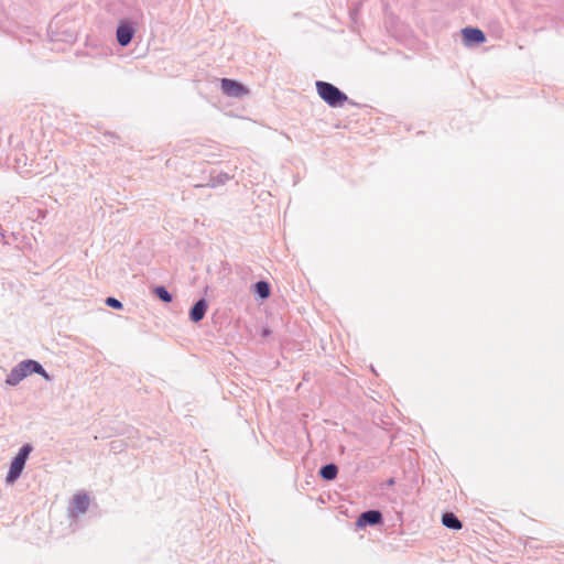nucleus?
<instances>
[{"mask_svg":"<svg viewBox=\"0 0 564 564\" xmlns=\"http://www.w3.org/2000/svg\"><path fill=\"white\" fill-rule=\"evenodd\" d=\"M316 89L318 96L330 107L343 106L348 99L336 86L326 82H316Z\"/></svg>","mask_w":564,"mask_h":564,"instance_id":"obj_2","label":"nucleus"},{"mask_svg":"<svg viewBox=\"0 0 564 564\" xmlns=\"http://www.w3.org/2000/svg\"><path fill=\"white\" fill-rule=\"evenodd\" d=\"M33 372L41 375L43 378L47 380L50 379L47 372L37 361L24 360L11 370V372L8 375L6 379V383L9 386H15L25 377Z\"/></svg>","mask_w":564,"mask_h":564,"instance_id":"obj_1","label":"nucleus"},{"mask_svg":"<svg viewBox=\"0 0 564 564\" xmlns=\"http://www.w3.org/2000/svg\"><path fill=\"white\" fill-rule=\"evenodd\" d=\"M442 523L449 528V529H453V530H459L462 529L463 524L462 522L457 519V517L452 513V512H446L443 514L442 517Z\"/></svg>","mask_w":564,"mask_h":564,"instance_id":"obj_10","label":"nucleus"},{"mask_svg":"<svg viewBox=\"0 0 564 564\" xmlns=\"http://www.w3.org/2000/svg\"><path fill=\"white\" fill-rule=\"evenodd\" d=\"M382 519V516L377 510H370L361 513L359 518L357 519V527L364 528L367 524H378Z\"/></svg>","mask_w":564,"mask_h":564,"instance_id":"obj_5","label":"nucleus"},{"mask_svg":"<svg viewBox=\"0 0 564 564\" xmlns=\"http://www.w3.org/2000/svg\"><path fill=\"white\" fill-rule=\"evenodd\" d=\"M463 36L467 43H484L486 40L484 32L475 28L464 29Z\"/></svg>","mask_w":564,"mask_h":564,"instance_id":"obj_8","label":"nucleus"},{"mask_svg":"<svg viewBox=\"0 0 564 564\" xmlns=\"http://www.w3.org/2000/svg\"><path fill=\"white\" fill-rule=\"evenodd\" d=\"M134 30L128 23H121L117 29V40L120 45L126 46L132 40Z\"/></svg>","mask_w":564,"mask_h":564,"instance_id":"obj_6","label":"nucleus"},{"mask_svg":"<svg viewBox=\"0 0 564 564\" xmlns=\"http://www.w3.org/2000/svg\"><path fill=\"white\" fill-rule=\"evenodd\" d=\"M207 310V303L205 300H199L195 305L192 307L189 316L191 319L195 323L202 321L205 316Z\"/></svg>","mask_w":564,"mask_h":564,"instance_id":"obj_9","label":"nucleus"},{"mask_svg":"<svg viewBox=\"0 0 564 564\" xmlns=\"http://www.w3.org/2000/svg\"><path fill=\"white\" fill-rule=\"evenodd\" d=\"M254 290L261 299H268L270 296V285L265 281H259L254 284Z\"/></svg>","mask_w":564,"mask_h":564,"instance_id":"obj_12","label":"nucleus"},{"mask_svg":"<svg viewBox=\"0 0 564 564\" xmlns=\"http://www.w3.org/2000/svg\"><path fill=\"white\" fill-rule=\"evenodd\" d=\"M31 449L32 447L30 445H24L23 447H21L18 455L11 463L9 473L7 475V482L12 484L19 478L24 468L25 462L31 453Z\"/></svg>","mask_w":564,"mask_h":564,"instance_id":"obj_3","label":"nucleus"},{"mask_svg":"<svg viewBox=\"0 0 564 564\" xmlns=\"http://www.w3.org/2000/svg\"><path fill=\"white\" fill-rule=\"evenodd\" d=\"M221 89L227 96L241 97L248 94V90L238 82L224 78L221 79Z\"/></svg>","mask_w":564,"mask_h":564,"instance_id":"obj_4","label":"nucleus"},{"mask_svg":"<svg viewBox=\"0 0 564 564\" xmlns=\"http://www.w3.org/2000/svg\"><path fill=\"white\" fill-rule=\"evenodd\" d=\"M153 292L156 296L165 303H170L172 301L171 294L163 286H156Z\"/></svg>","mask_w":564,"mask_h":564,"instance_id":"obj_13","label":"nucleus"},{"mask_svg":"<svg viewBox=\"0 0 564 564\" xmlns=\"http://www.w3.org/2000/svg\"><path fill=\"white\" fill-rule=\"evenodd\" d=\"M73 513H84L89 507V497L86 494H77L73 497Z\"/></svg>","mask_w":564,"mask_h":564,"instance_id":"obj_7","label":"nucleus"},{"mask_svg":"<svg viewBox=\"0 0 564 564\" xmlns=\"http://www.w3.org/2000/svg\"><path fill=\"white\" fill-rule=\"evenodd\" d=\"M338 473L337 467L334 464L325 465L321 468L319 474L326 480H333L336 478Z\"/></svg>","mask_w":564,"mask_h":564,"instance_id":"obj_11","label":"nucleus"},{"mask_svg":"<svg viewBox=\"0 0 564 564\" xmlns=\"http://www.w3.org/2000/svg\"><path fill=\"white\" fill-rule=\"evenodd\" d=\"M106 304L116 310H120L122 307V303L115 297H108L106 300Z\"/></svg>","mask_w":564,"mask_h":564,"instance_id":"obj_14","label":"nucleus"}]
</instances>
